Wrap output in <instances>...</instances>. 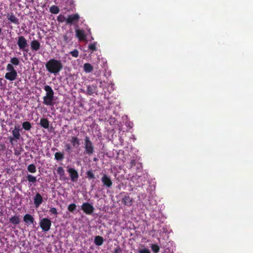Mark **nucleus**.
<instances>
[{
	"label": "nucleus",
	"instance_id": "dca6fc26",
	"mask_svg": "<svg viewBox=\"0 0 253 253\" xmlns=\"http://www.w3.org/2000/svg\"><path fill=\"white\" fill-rule=\"evenodd\" d=\"M23 220L27 225L33 224L35 221L34 218L29 213H27L24 216Z\"/></svg>",
	"mask_w": 253,
	"mask_h": 253
},
{
	"label": "nucleus",
	"instance_id": "473e14b6",
	"mask_svg": "<svg viewBox=\"0 0 253 253\" xmlns=\"http://www.w3.org/2000/svg\"><path fill=\"white\" fill-rule=\"evenodd\" d=\"M57 173L61 176H63L65 174V170L61 167H59L57 169Z\"/></svg>",
	"mask_w": 253,
	"mask_h": 253
},
{
	"label": "nucleus",
	"instance_id": "2f4dec72",
	"mask_svg": "<svg viewBox=\"0 0 253 253\" xmlns=\"http://www.w3.org/2000/svg\"><path fill=\"white\" fill-rule=\"evenodd\" d=\"M151 248L154 253H158L160 251V247L157 244H152Z\"/></svg>",
	"mask_w": 253,
	"mask_h": 253
},
{
	"label": "nucleus",
	"instance_id": "72a5a7b5",
	"mask_svg": "<svg viewBox=\"0 0 253 253\" xmlns=\"http://www.w3.org/2000/svg\"><path fill=\"white\" fill-rule=\"evenodd\" d=\"M65 150L67 153H71L72 151V147L70 144L66 143L65 144Z\"/></svg>",
	"mask_w": 253,
	"mask_h": 253
},
{
	"label": "nucleus",
	"instance_id": "4be33fe9",
	"mask_svg": "<svg viewBox=\"0 0 253 253\" xmlns=\"http://www.w3.org/2000/svg\"><path fill=\"white\" fill-rule=\"evenodd\" d=\"M9 222L14 225L18 224L20 223L19 217L17 215H14L9 218Z\"/></svg>",
	"mask_w": 253,
	"mask_h": 253
},
{
	"label": "nucleus",
	"instance_id": "5701e85b",
	"mask_svg": "<svg viewBox=\"0 0 253 253\" xmlns=\"http://www.w3.org/2000/svg\"><path fill=\"white\" fill-rule=\"evenodd\" d=\"M104 242V240L102 237L100 236H97L94 239V243L97 246H101Z\"/></svg>",
	"mask_w": 253,
	"mask_h": 253
},
{
	"label": "nucleus",
	"instance_id": "423d86ee",
	"mask_svg": "<svg viewBox=\"0 0 253 253\" xmlns=\"http://www.w3.org/2000/svg\"><path fill=\"white\" fill-rule=\"evenodd\" d=\"M39 224L42 231L46 232L50 229L51 221L48 218H43L40 220Z\"/></svg>",
	"mask_w": 253,
	"mask_h": 253
},
{
	"label": "nucleus",
	"instance_id": "58836bf2",
	"mask_svg": "<svg viewBox=\"0 0 253 253\" xmlns=\"http://www.w3.org/2000/svg\"><path fill=\"white\" fill-rule=\"evenodd\" d=\"M138 253H151V252L149 249L145 248L143 249H140L138 251Z\"/></svg>",
	"mask_w": 253,
	"mask_h": 253
},
{
	"label": "nucleus",
	"instance_id": "4468645a",
	"mask_svg": "<svg viewBox=\"0 0 253 253\" xmlns=\"http://www.w3.org/2000/svg\"><path fill=\"white\" fill-rule=\"evenodd\" d=\"M30 45L32 51H37L41 48L40 42L38 40H34L32 41Z\"/></svg>",
	"mask_w": 253,
	"mask_h": 253
},
{
	"label": "nucleus",
	"instance_id": "412c9836",
	"mask_svg": "<svg viewBox=\"0 0 253 253\" xmlns=\"http://www.w3.org/2000/svg\"><path fill=\"white\" fill-rule=\"evenodd\" d=\"M40 125L42 126L43 128L45 129H47L49 127V121L47 119L45 118H42L40 120Z\"/></svg>",
	"mask_w": 253,
	"mask_h": 253
},
{
	"label": "nucleus",
	"instance_id": "aec40b11",
	"mask_svg": "<svg viewBox=\"0 0 253 253\" xmlns=\"http://www.w3.org/2000/svg\"><path fill=\"white\" fill-rule=\"evenodd\" d=\"M96 86L88 85L87 86L86 93L89 95H92L96 91Z\"/></svg>",
	"mask_w": 253,
	"mask_h": 253
},
{
	"label": "nucleus",
	"instance_id": "f8f14e48",
	"mask_svg": "<svg viewBox=\"0 0 253 253\" xmlns=\"http://www.w3.org/2000/svg\"><path fill=\"white\" fill-rule=\"evenodd\" d=\"M101 181L103 185L107 187L110 188L112 185V182L111 178L106 174H104L101 178Z\"/></svg>",
	"mask_w": 253,
	"mask_h": 253
},
{
	"label": "nucleus",
	"instance_id": "6e6552de",
	"mask_svg": "<svg viewBox=\"0 0 253 253\" xmlns=\"http://www.w3.org/2000/svg\"><path fill=\"white\" fill-rule=\"evenodd\" d=\"M81 209L84 212L88 215H91L94 211V208L90 203L86 202L84 203L81 206Z\"/></svg>",
	"mask_w": 253,
	"mask_h": 253
},
{
	"label": "nucleus",
	"instance_id": "7c9ffc66",
	"mask_svg": "<svg viewBox=\"0 0 253 253\" xmlns=\"http://www.w3.org/2000/svg\"><path fill=\"white\" fill-rule=\"evenodd\" d=\"M66 20L67 18L63 14L59 15L57 18V21L60 23H63L65 21L66 22Z\"/></svg>",
	"mask_w": 253,
	"mask_h": 253
},
{
	"label": "nucleus",
	"instance_id": "f3484780",
	"mask_svg": "<svg viewBox=\"0 0 253 253\" xmlns=\"http://www.w3.org/2000/svg\"><path fill=\"white\" fill-rule=\"evenodd\" d=\"M7 17L8 20L11 23L16 25H18L19 24V19L15 16L13 13H8Z\"/></svg>",
	"mask_w": 253,
	"mask_h": 253
},
{
	"label": "nucleus",
	"instance_id": "a878e982",
	"mask_svg": "<svg viewBox=\"0 0 253 253\" xmlns=\"http://www.w3.org/2000/svg\"><path fill=\"white\" fill-rule=\"evenodd\" d=\"M22 127L25 130L29 131L32 128L31 124L28 121L24 122L22 124Z\"/></svg>",
	"mask_w": 253,
	"mask_h": 253
},
{
	"label": "nucleus",
	"instance_id": "4c0bfd02",
	"mask_svg": "<svg viewBox=\"0 0 253 253\" xmlns=\"http://www.w3.org/2000/svg\"><path fill=\"white\" fill-rule=\"evenodd\" d=\"M88 48L92 51L96 50V47L95 43L90 44L88 46Z\"/></svg>",
	"mask_w": 253,
	"mask_h": 253
},
{
	"label": "nucleus",
	"instance_id": "ea45409f",
	"mask_svg": "<svg viewBox=\"0 0 253 253\" xmlns=\"http://www.w3.org/2000/svg\"><path fill=\"white\" fill-rule=\"evenodd\" d=\"M49 211L51 213L54 214H57V210H56V209L55 208H51L50 209Z\"/></svg>",
	"mask_w": 253,
	"mask_h": 253
},
{
	"label": "nucleus",
	"instance_id": "a211bd4d",
	"mask_svg": "<svg viewBox=\"0 0 253 253\" xmlns=\"http://www.w3.org/2000/svg\"><path fill=\"white\" fill-rule=\"evenodd\" d=\"M75 32L76 36L80 41H84L85 40L86 36L84 30L76 29Z\"/></svg>",
	"mask_w": 253,
	"mask_h": 253
},
{
	"label": "nucleus",
	"instance_id": "79ce46f5",
	"mask_svg": "<svg viewBox=\"0 0 253 253\" xmlns=\"http://www.w3.org/2000/svg\"><path fill=\"white\" fill-rule=\"evenodd\" d=\"M122 252V250L119 246L117 247L116 248L114 249L113 253H120Z\"/></svg>",
	"mask_w": 253,
	"mask_h": 253
},
{
	"label": "nucleus",
	"instance_id": "cd10ccee",
	"mask_svg": "<svg viewBox=\"0 0 253 253\" xmlns=\"http://www.w3.org/2000/svg\"><path fill=\"white\" fill-rule=\"evenodd\" d=\"M10 64L12 65V66H18L20 64V60L17 57H12L10 59Z\"/></svg>",
	"mask_w": 253,
	"mask_h": 253
},
{
	"label": "nucleus",
	"instance_id": "c03bdc74",
	"mask_svg": "<svg viewBox=\"0 0 253 253\" xmlns=\"http://www.w3.org/2000/svg\"><path fill=\"white\" fill-rule=\"evenodd\" d=\"M79 253H85V252L82 250H81Z\"/></svg>",
	"mask_w": 253,
	"mask_h": 253
},
{
	"label": "nucleus",
	"instance_id": "e433bc0d",
	"mask_svg": "<svg viewBox=\"0 0 253 253\" xmlns=\"http://www.w3.org/2000/svg\"><path fill=\"white\" fill-rule=\"evenodd\" d=\"M70 54L74 57H78L79 56V51L78 49H75L74 50L70 52Z\"/></svg>",
	"mask_w": 253,
	"mask_h": 253
},
{
	"label": "nucleus",
	"instance_id": "f704fd0d",
	"mask_svg": "<svg viewBox=\"0 0 253 253\" xmlns=\"http://www.w3.org/2000/svg\"><path fill=\"white\" fill-rule=\"evenodd\" d=\"M76 205L75 204L73 203L70 204L68 207V210L69 211L73 212L76 209Z\"/></svg>",
	"mask_w": 253,
	"mask_h": 253
},
{
	"label": "nucleus",
	"instance_id": "393cba45",
	"mask_svg": "<svg viewBox=\"0 0 253 253\" xmlns=\"http://www.w3.org/2000/svg\"><path fill=\"white\" fill-rule=\"evenodd\" d=\"M64 158V155L63 152H56L54 154V159L57 161H62Z\"/></svg>",
	"mask_w": 253,
	"mask_h": 253
},
{
	"label": "nucleus",
	"instance_id": "a19ab883",
	"mask_svg": "<svg viewBox=\"0 0 253 253\" xmlns=\"http://www.w3.org/2000/svg\"><path fill=\"white\" fill-rule=\"evenodd\" d=\"M136 165V162L135 160H131L130 164H129V167L130 168H132Z\"/></svg>",
	"mask_w": 253,
	"mask_h": 253
},
{
	"label": "nucleus",
	"instance_id": "9b49d317",
	"mask_svg": "<svg viewBox=\"0 0 253 253\" xmlns=\"http://www.w3.org/2000/svg\"><path fill=\"white\" fill-rule=\"evenodd\" d=\"M69 141L72 146L75 148H78L81 145V140L77 136H71Z\"/></svg>",
	"mask_w": 253,
	"mask_h": 253
},
{
	"label": "nucleus",
	"instance_id": "1a4fd4ad",
	"mask_svg": "<svg viewBox=\"0 0 253 253\" xmlns=\"http://www.w3.org/2000/svg\"><path fill=\"white\" fill-rule=\"evenodd\" d=\"M68 172L69 173L71 180L73 182H76L78 180L79 177V174L78 171L73 168H69L67 170Z\"/></svg>",
	"mask_w": 253,
	"mask_h": 253
},
{
	"label": "nucleus",
	"instance_id": "a18cd8bd",
	"mask_svg": "<svg viewBox=\"0 0 253 253\" xmlns=\"http://www.w3.org/2000/svg\"><path fill=\"white\" fill-rule=\"evenodd\" d=\"M96 158H94L93 160L94 161H96Z\"/></svg>",
	"mask_w": 253,
	"mask_h": 253
},
{
	"label": "nucleus",
	"instance_id": "6ab92c4d",
	"mask_svg": "<svg viewBox=\"0 0 253 253\" xmlns=\"http://www.w3.org/2000/svg\"><path fill=\"white\" fill-rule=\"evenodd\" d=\"M73 38V33L72 32H67L63 36L64 42L66 43H69Z\"/></svg>",
	"mask_w": 253,
	"mask_h": 253
},
{
	"label": "nucleus",
	"instance_id": "f257e3e1",
	"mask_svg": "<svg viewBox=\"0 0 253 253\" xmlns=\"http://www.w3.org/2000/svg\"><path fill=\"white\" fill-rule=\"evenodd\" d=\"M45 66L49 73L54 75L59 73L63 67L61 61L54 58L49 59L46 62Z\"/></svg>",
	"mask_w": 253,
	"mask_h": 253
},
{
	"label": "nucleus",
	"instance_id": "20e7f679",
	"mask_svg": "<svg viewBox=\"0 0 253 253\" xmlns=\"http://www.w3.org/2000/svg\"><path fill=\"white\" fill-rule=\"evenodd\" d=\"M84 153L88 156L91 155L94 152L93 143L88 136H85L84 139Z\"/></svg>",
	"mask_w": 253,
	"mask_h": 253
},
{
	"label": "nucleus",
	"instance_id": "2eb2a0df",
	"mask_svg": "<svg viewBox=\"0 0 253 253\" xmlns=\"http://www.w3.org/2000/svg\"><path fill=\"white\" fill-rule=\"evenodd\" d=\"M122 202L126 206L130 207L132 204V200L128 195H125L122 198Z\"/></svg>",
	"mask_w": 253,
	"mask_h": 253
},
{
	"label": "nucleus",
	"instance_id": "ddd939ff",
	"mask_svg": "<svg viewBox=\"0 0 253 253\" xmlns=\"http://www.w3.org/2000/svg\"><path fill=\"white\" fill-rule=\"evenodd\" d=\"M21 129L19 126H15L14 129L12 131V135L15 138L16 142L19 140L21 137L20 131Z\"/></svg>",
	"mask_w": 253,
	"mask_h": 253
},
{
	"label": "nucleus",
	"instance_id": "37998d69",
	"mask_svg": "<svg viewBox=\"0 0 253 253\" xmlns=\"http://www.w3.org/2000/svg\"><path fill=\"white\" fill-rule=\"evenodd\" d=\"M8 139H9V140L10 143L12 145H13V141H14V140H15V138L14 137V136H13L12 137H11V136H9V137H8Z\"/></svg>",
	"mask_w": 253,
	"mask_h": 253
},
{
	"label": "nucleus",
	"instance_id": "c85d7f7f",
	"mask_svg": "<svg viewBox=\"0 0 253 253\" xmlns=\"http://www.w3.org/2000/svg\"><path fill=\"white\" fill-rule=\"evenodd\" d=\"M49 11L51 13L57 14L59 12V8L56 5H52L49 8Z\"/></svg>",
	"mask_w": 253,
	"mask_h": 253
},
{
	"label": "nucleus",
	"instance_id": "f03ea898",
	"mask_svg": "<svg viewBox=\"0 0 253 253\" xmlns=\"http://www.w3.org/2000/svg\"><path fill=\"white\" fill-rule=\"evenodd\" d=\"M44 89L46 91V95L43 97V103L46 106H53L54 92L52 88L48 85L44 86Z\"/></svg>",
	"mask_w": 253,
	"mask_h": 253
},
{
	"label": "nucleus",
	"instance_id": "bb28decb",
	"mask_svg": "<svg viewBox=\"0 0 253 253\" xmlns=\"http://www.w3.org/2000/svg\"><path fill=\"white\" fill-rule=\"evenodd\" d=\"M26 178L27 180L29 182V183H31L32 184H34L37 182V178L36 177L31 175L28 174L26 176Z\"/></svg>",
	"mask_w": 253,
	"mask_h": 253
},
{
	"label": "nucleus",
	"instance_id": "c756f323",
	"mask_svg": "<svg viewBox=\"0 0 253 253\" xmlns=\"http://www.w3.org/2000/svg\"><path fill=\"white\" fill-rule=\"evenodd\" d=\"M27 170L30 173H35L36 172V166L33 164H30L27 168Z\"/></svg>",
	"mask_w": 253,
	"mask_h": 253
},
{
	"label": "nucleus",
	"instance_id": "b1692460",
	"mask_svg": "<svg viewBox=\"0 0 253 253\" xmlns=\"http://www.w3.org/2000/svg\"><path fill=\"white\" fill-rule=\"evenodd\" d=\"M93 69V66L89 63H85L84 65V70L86 73H90Z\"/></svg>",
	"mask_w": 253,
	"mask_h": 253
},
{
	"label": "nucleus",
	"instance_id": "9d476101",
	"mask_svg": "<svg viewBox=\"0 0 253 253\" xmlns=\"http://www.w3.org/2000/svg\"><path fill=\"white\" fill-rule=\"evenodd\" d=\"M43 198L39 193H37L34 198V204L35 208H38L42 204Z\"/></svg>",
	"mask_w": 253,
	"mask_h": 253
},
{
	"label": "nucleus",
	"instance_id": "0eeeda50",
	"mask_svg": "<svg viewBox=\"0 0 253 253\" xmlns=\"http://www.w3.org/2000/svg\"><path fill=\"white\" fill-rule=\"evenodd\" d=\"M80 18V15L78 13L69 15L66 20V24L76 25L78 23Z\"/></svg>",
	"mask_w": 253,
	"mask_h": 253
},
{
	"label": "nucleus",
	"instance_id": "7ed1b4c3",
	"mask_svg": "<svg viewBox=\"0 0 253 253\" xmlns=\"http://www.w3.org/2000/svg\"><path fill=\"white\" fill-rule=\"evenodd\" d=\"M6 70L7 72L5 75V78L9 81L15 80L17 77V73L13 66L10 63L8 64Z\"/></svg>",
	"mask_w": 253,
	"mask_h": 253
},
{
	"label": "nucleus",
	"instance_id": "c9c22d12",
	"mask_svg": "<svg viewBox=\"0 0 253 253\" xmlns=\"http://www.w3.org/2000/svg\"><path fill=\"white\" fill-rule=\"evenodd\" d=\"M87 177L90 179H95V177L91 170H88L86 172Z\"/></svg>",
	"mask_w": 253,
	"mask_h": 253
},
{
	"label": "nucleus",
	"instance_id": "39448f33",
	"mask_svg": "<svg viewBox=\"0 0 253 253\" xmlns=\"http://www.w3.org/2000/svg\"><path fill=\"white\" fill-rule=\"evenodd\" d=\"M17 44L19 49L23 52L24 55L25 56V53H27L28 51V47L29 45L27 40L23 36H19L17 37Z\"/></svg>",
	"mask_w": 253,
	"mask_h": 253
}]
</instances>
